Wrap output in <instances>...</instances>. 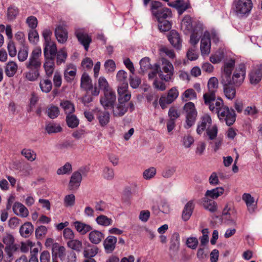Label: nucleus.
<instances>
[{
  "label": "nucleus",
  "instance_id": "nucleus-1",
  "mask_svg": "<svg viewBox=\"0 0 262 262\" xmlns=\"http://www.w3.org/2000/svg\"><path fill=\"white\" fill-rule=\"evenodd\" d=\"M40 48L34 49L30 54L28 60L25 63L27 69L29 71L24 74L25 78L30 81H34L39 77V70L41 65Z\"/></svg>",
  "mask_w": 262,
  "mask_h": 262
},
{
  "label": "nucleus",
  "instance_id": "nucleus-2",
  "mask_svg": "<svg viewBox=\"0 0 262 262\" xmlns=\"http://www.w3.org/2000/svg\"><path fill=\"white\" fill-rule=\"evenodd\" d=\"M253 8L251 0H235L233 3V11L239 17L248 16Z\"/></svg>",
  "mask_w": 262,
  "mask_h": 262
},
{
  "label": "nucleus",
  "instance_id": "nucleus-3",
  "mask_svg": "<svg viewBox=\"0 0 262 262\" xmlns=\"http://www.w3.org/2000/svg\"><path fill=\"white\" fill-rule=\"evenodd\" d=\"M151 10L157 20L169 19L172 17L171 10L162 6L161 2L157 1H152L151 4Z\"/></svg>",
  "mask_w": 262,
  "mask_h": 262
},
{
  "label": "nucleus",
  "instance_id": "nucleus-4",
  "mask_svg": "<svg viewBox=\"0 0 262 262\" xmlns=\"http://www.w3.org/2000/svg\"><path fill=\"white\" fill-rule=\"evenodd\" d=\"M161 68L159 66V76L165 82H169L173 79L174 68L172 64L165 58L161 59Z\"/></svg>",
  "mask_w": 262,
  "mask_h": 262
},
{
  "label": "nucleus",
  "instance_id": "nucleus-5",
  "mask_svg": "<svg viewBox=\"0 0 262 262\" xmlns=\"http://www.w3.org/2000/svg\"><path fill=\"white\" fill-rule=\"evenodd\" d=\"M203 100L205 105L208 107L212 113L217 114L224 106L223 100L220 97H216V95H203Z\"/></svg>",
  "mask_w": 262,
  "mask_h": 262
},
{
  "label": "nucleus",
  "instance_id": "nucleus-6",
  "mask_svg": "<svg viewBox=\"0 0 262 262\" xmlns=\"http://www.w3.org/2000/svg\"><path fill=\"white\" fill-rule=\"evenodd\" d=\"M183 112L186 116L185 127L189 128L194 124L197 116V111L194 104L191 102L186 103L183 106Z\"/></svg>",
  "mask_w": 262,
  "mask_h": 262
},
{
  "label": "nucleus",
  "instance_id": "nucleus-7",
  "mask_svg": "<svg viewBox=\"0 0 262 262\" xmlns=\"http://www.w3.org/2000/svg\"><path fill=\"white\" fill-rule=\"evenodd\" d=\"M217 114L219 119L225 121L228 126L232 125L235 121V111L233 109H229L227 106H224Z\"/></svg>",
  "mask_w": 262,
  "mask_h": 262
},
{
  "label": "nucleus",
  "instance_id": "nucleus-8",
  "mask_svg": "<svg viewBox=\"0 0 262 262\" xmlns=\"http://www.w3.org/2000/svg\"><path fill=\"white\" fill-rule=\"evenodd\" d=\"M246 75V67L244 64H240L237 67L232 75L230 76V83L235 86H239L243 82Z\"/></svg>",
  "mask_w": 262,
  "mask_h": 262
},
{
  "label": "nucleus",
  "instance_id": "nucleus-9",
  "mask_svg": "<svg viewBox=\"0 0 262 262\" xmlns=\"http://www.w3.org/2000/svg\"><path fill=\"white\" fill-rule=\"evenodd\" d=\"M116 100L115 93L112 90L103 92V96L100 99V103L106 110L112 107Z\"/></svg>",
  "mask_w": 262,
  "mask_h": 262
},
{
  "label": "nucleus",
  "instance_id": "nucleus-10",
  "mask_svg": "<svg viewBox=\"0 0 262 262\" xmlns=\"http://www.w3.org/2000/svg\"><path fill=\"white\" fill-rule=\"evenodd\" d=\"M235 66V60L230 59L225 62L222 68L221 83H227L230 81V76Z\"/></svg>",
  "mask_w": 262,
  "mask_h": 262
},
{
  "label": "nucleus",
  "instance_id": "nucleus-11",
  "mask_svg": "<svg viewBox=\"0 0 262 262\" xmlns=\"http://www.w3.org/2000/svg\"><path fill=\"white\" fill-rule=\"evenodd\" d=\"M179 96L178 90L173 87L169 90L167 96L163 95L159 99V103L161 107L164 109L167 104L171 103Z\"/></svg>",
  "mask_w": 262,
  "mask_h": 262
},
{
  "label": "nucleus",
  "instance_id": "nucleus-12",
  "mask_svg": "<svg viewBox=\"0 0 262 262\" xmlns=\"http://www.w3.org/2000/svg\"><path fill=\"white\" fill-rule=\"evenodd\" d=\"M75 35L78 41L84 47V49L86 51H88L90 44L92 42L91 37L81 29H76Z\"/></svg>",
  "mask_w": 262,
  "mask_h": 262
},
{
  "label": "nucleus",
  "instance_id": "nucleus-13",
  "mask_svg": "<svg viewBox=\"0 0 262 262\" xmlns=\"http://www.w3.org/2000/svg\"><path fill=\"white\" fill-rule=\"evenodd\" d=\"M43 55L45 58L55 59L57 52L56 44L54 41L44 42Z\"/></svg>",
  "mask_w": 262,
  "mask_h": 262
},
{
  "label": "nucleus",
  "instance_id": "nucleus-14",
  "mask_svg": "<svg viewBox=\"0 0 262 262\" xmlns=\"http://www.w3.org/2000/svg\"><path fill=\"white\" fill-rule=\"evenodd\" d=\"M55 35L59 43H65L68 38V32L67 27L63 25H59L55 30Z\"/></svg>",
  "mask_w": 262,
  "mask_h": 262
},
{
  "label": "nucleus",
  "instance_id": "nucleus-15",
  "mask_svg": "<svg viewBox=\"0 0 262 262\" xmlns=\"http://www.w3.org/2000/svg\"><path fill=\"white\" fill-rule=\"evenodd\" d=\"M262 78V64L256 66L249 74L250 82L252 84H256Z\"/></svg>",
  "mask_w": 262,
  "mask_h": 262
},
{
  "label": "nucleus",
  "instance_id": "nucleus-16",
  "mask_svg": "<svg viewBox=\"0 0 262 262\" xmlns=\"http://www.w3.org/2000/svg\"><path fill=\"white\" fill-rule=\"evenodd\" d=\"M168 39L171 45L177 49H180L182 40L180 34L175 30H172L168 35Z\"/></svg>",
  "mask_w": 262,
  "mask_h": 262
},
{
  "label": "nucleus",
  "instance_id": "nucleus-17",
  "mask_svg": "<svg viewBox=\"0 0 262 262\" xmlns=\"http://www.w3.org/2000/svg\"><path fill=\"white\" fill-rule=\"evenodd\" d=\"M211 118L209 115H205L202 117L200 121L198 122L196 132L199 135H201L203 132L209 128L211 124Z\"/></svg>",
  "mask_w": 262,
  "mask_h": 262
},
{
  "label": "nucleus",
  "instance_id": "nucleus-18",
  "mask_svg": "<svg viewBox=\"0 0 262 262\" xmlns=\"http://www.w3.org/2000/svg\"><path fill=\"white\" fill-rule=\"evenodd\" d=\"M20 245L15 244L11 246H6L5 252L6 254L5 261L11 262L14 258V255L19 252Z\"/></svg>",
  "mask_w": 262,
  "mask_h": 262
},
{
  "label": "nucleus",
  "instance_id": "nucleus-19",
  "mask_svg": "<svg viewBox=\"0 0 262 262\" xmlns=\"http://www.w3.org/2000/svg\"><path fill=\"white\" fill-rule=\"evenodd\" d=\"M190 36V42L193 46H195L199 42L200 37L203 33L202 25H198L194 27Z\"/></svg>",
  "mask_w": 262,
  "mask_h": 262
},
{
  "label": "nucleus",
  "instance_id": "nucleus-20",
  "mask_svg": "<svg viewBox=\"0 0 262 262\" xmlns=\"http://www.w3.org/2000/svg\"><path fill=\"white\" fill-rule=\"evenodd\" d=\"M34 231L33 224L29 222H26L19 228V232L20 236L24 238L30 237Z\"/></svg>",
  "mask_w": 262,
  "mask_h": 262
},
{
  "label": "nucleus",
  "instance_id": "nucleus-21",
  "mask_svg": "<svg viewBox=\"0 0 262 262\" xmlns=\"http://www.w3.org/2000/svg\"><path fill=\"white\" fill-rule=\"evenodd\" d=\"M200 49L202 55H208L210 52V40L209 33H205L201 40Z\"/></svg>",
  "mask_w": 262,
  "mask_h": 262
},
{
  "label": "nucleus",
  "instance_id": "nucleus-22",
  "mask_svg": "<svg viewBox=\"0 0 262 262\" xmlns=\"http://www.w3.org/2000/svg\"><path fill=\"white\" fill-rule=\"evenodd\" d=\"M82 180V176L79 171L74 172L70 179L69 188L70 190H74L77 189L80 186Z\"/></svg>",
  "mask_w": 262,
  "mask_h": 262
},
{
  "label": "nucleus",
  "instance_id": "nucleus-23",
  "mask_svg": "<svg viewBox=\"0 0 262 262\" xmlns=\"http://www.w3.org/2000/svg\"><path fill=\"white\" fill-rule=\"evenodd\" d=\"M127 104L125 103L118 102L112 107L113 108V114L115 117H122L127 112Z\"/></svg>",
  "mask_w": 262,
  "mask_h": 262
},
{
  "label": "nucleus",
  "instance_id": "nucleus-24",
  "mask_svg": "<svg viewBox=\"0 0 262 262\" xmlns=\"http://www.w3.org/2000/svg\"><path fill=\"white\" fill-rule=\"evenodd\" d=\"M117 239L114 236H107L103 242L105 251L107 253L112 252L115 248Z\"/></svg>",
  "mask_w": 262,
  "mask_h": 262
},
{
  "label": "nucleus",
  "instance_id": "nucleus-25",
  "mask_svg": "<svg viewBox=\"0 0 262 262\" xmlns=\"http://www.w3.org/2000/svg\"><path fill=\"white\" fill-rule=\"evenodd\" d=\"M231 81H229L228 83H221L224 88V94L228 99L232 100L234 99L236 96V89L235 86L233 84H231Z\"/></svg>",
  "mask_w": 262,
  "mask_h": 262
},
{
  "label": "nucleus",
  "instance_id": "nucleus-26",
  "mask_svg": "<svg viewBox=\"0 0 262 262\" xmlns=\"http://www.w3.org/2000/svg\"><path fill=\"white\" fill-rule=\"evenodd\" d=\"M80 88L86 92L93 88V84L91 77L86 73H83L80 79Z\"/></svg>",
  "mask_w": 262,
  "mask_h": 262
},
{
  "label": "nucleus",
  "instance_id": "nucleus-27",
  "mask_svg": "<svg viewBox=\"0 0 262 262\" xmlns=\"http://www.w3.org/2000/svg\"><path fill=\"white\" fill-rule=\"evenodd\" d=\"M242 199L245 202L249 212L251 213L254 212L256 207L254 198L250 193H245L243 195Z\"/></svg>",
  "mask_w": 262,
  "mask_h": 262
},
{
  "label": "nucleus",
  "instance_id": "nucleus-28",
  "mask_svg": "<svg viewBox=\"0 0 262 262\" xmlns=\"http://www.w3.org/2000/svg\"><path fill=\"white\" fill-rule=\"evenodd\" d=\"M43 67L47 77H51L55 69V59L45 58V62Z\"/></svg>",
  "mask_w": 262,
  "mask_h": 262
},
{
  "label": "nucleus",
  "instance_id": "nucleus-29",
  "mask_svg": "<svg viewBox=\"0 0 262 262\" xmlns=\"http://www.w3.org/2000/svg\"><path fill=\"white\" fill-rule=\"evenodd\" d=\"M194 208V204L193 201H189L184 206L182 214V220L186 222L189 220Z\"/></svg>",
  "mask_w": 262,
  "mask_h": 262
},
{
  "label": "nucleus",
  "instance_id": "nucleus-30",
  "mask_svg": "<svg viewBox=\"0 0 262 262\" xmlns=\"http://www.w3.org/2000/svg\"><path fill=\"white\" fill-rule=\"evenodd\" d=\"M219 85V81L216 78L213 77L209 79L207 87L208 92L205 93L204 95L207 96L216 95Z\"/></svg>",
  "mask_w": 262,
  "mask_h": 262
},
{
  "label": "nucleus",
  "instance_id": "nucleus-31",
  "mask_svg": "<svg viewBox=\"0 0 262 262\" xmlns=\"http://www.w3.org/2000/svg\"><path fill=\"white\" fill-rule=\"evenodd\" d=\"M13 210L15 214L23 217H27L29 214L27 208L20 203H15Z\"/></svg>",
  "mask_w": 262,
  "mask_h": 262
},
{
  "label": "nucleus",
  "instance_id": "nucleus-32",
  "mask_svg": "<svg viewBox=\"0 0 262 262\" xmlns=\"http://www.w3.org/2000/svg\"><path fill=\"white\" fill-rule=\"evenodd\" d=\"M73 225L78 232L81 235H84L92 229V227L80 221H75Z\"/></svg>",
  "mask_w": 262,
  "mask_h": 262
},
{
  "label": "nucleus",
  "instance_id": "nucleus-33",
  "mask_svg": "<svg viewBox=\"0 0 262 262\" xmlns=\"http://www.w3.org/2000/svg\"><path fill=\"white\" fill-rule=\"evenodd\" d=\"M97 118L99 123L102 127L105 126L110 122V114L107 111H98Z\"/></svg>",
  "mask_w": 262,
  "mask_h": 262
},
{
  "label": "nucleus",
  "instance_id": "nucleus-34",
  "mask_svg": "<svg viewBox=\"0 0 262 262\" xmlns=\"http://www.w3.org/2000/svg\"><path fill=\"white\" fill-rule=\"evenodd\" d=\"M180 247V236L178 233L174 232L172 234L170 242L169 250L173 252L179 250Z\"/></svg>",
  "mask_w": 262,
  "mask_h": 262
},
{
  "label": "nucleus",
  "instance_id": "nucleus-35",
  "mask_svg": "<svg viewBox=\"0 0 262 262\" xmlns=\"http://www.w3.org/2000/svg\"><path fill=\"white\" fill-rule=\"evenodd\" d=\"M89 238L92 243L98 244L104 238V234L99 231L94 230L90 233Z\"/></svg>",
  "mask_w": 262,
  "mask_h": 262
},
{
  "label": "nucleus",
  "instance_id": "nucleus-36",
  "mask_svg": "<svg viewBox=\"0 0 262 262\" xmlns=\"http://www.w3.org/2000/svg\"><path fill=\"white\" fill-rule=\"evenodd\" d=\"M98 250L99 249L97 247L88 244L84 249L83 255L88 258H92L98 253Z\"/></svg>",
  "mask_w": 262,
  "mask_h": 262
},
{
  "label": "nucleus",
  "instance_id": "nucleus-37",
  "mask_svg": "<svg viewBox=\"0 0 262 262\" xmlns=\"http://www.w3.org/2000/svg\"><path fill=\"white\" fill-rule=\"evenodd\" d=\"M224 189L222 187H216L211 190L206 191L205 197L210 198L212 199H217L219 196L223 194Z\"/></svg>",
  "mask_w": 262,
  "mask_h": 262
},
{
  "label": "nucleus",
  "instance_id": "nucleus-38",
  "mask_svg": "<svg viewBox=\"0 0 262 262\" xmlns=\"http://www.w3.org/2000/svg\"><path fill=\"white\" fill-rule=\"evenodd\" d=\"M181 28L184 31L187 32L192 31V19L189 16H185L182 19L181 22Z\"/></svg>",
  "mask_w": 262,
  "mask_h": 262
},
{
  "label": "nucleus",
  "instance_id": "nucleus-39",
  "mask_svg": "<svg viewBox=\"0 0 262 262\" xmlns=\"http://www.w3.org/2000/svg\"><path fill=\"white\" fill-rule=\"evenodd\" d=\"M203 206L205 209L212 212L216 210L215 202L212 200H209L207 197H204L203 199Z\"/></svg>",
  "mask_w": 262,
  "mask_h": 262
},
{
  "label": "nucleus",
  "instance_id": "nucleus-40",
  "mask_svg": "<svg viewBox=\"0 0 262 262\" xmlns=\"http://www.w3.org/2000/svg\"><path fill=\"white\" fill-rule=\"evenodd\" d=\"M66 122L68 127L71 128L77 127L79 123L78 118L73 114L67 115Z\"/></svg>",
  "mask_w": 262,
  "mask_h": 262
},
{
  "label": "nucleus",
  "instance_id": "nucleus-41",
  "mask_svg": "<svg viewBox=\"0 0 262 262\" xmlns=\"http://www.w3.org/2000/svg\"><path fill=\"white\" fill-rule=\"evenodd\" d=\"M171 6L176 8L180 15H181L188 8V5L183 0H176Z\"/></svg>",
  "mask_w": 262,
  "mask_h": 262
},
{
  "label": "nucleus",
  "instance_id": "nucleus-42",
  "mask_svg": "<svg viewBox=\"0 0 262 262\" xmlns=\"http://www.w3.org/2000/svg\"><path fill=\"white\" fill-rule=\"evenodd\" d=\"M17 70V64L14 61H9L6 67V74L9 77H13L16 73Z\"/></svg>",
  "mask_w": 262,
  "mask_h": 262
},
{
  "label": "nucleus",
  "instance_id": "nucleus-43",
  "mask_svg": "<svg viewBox=\"0 0 262 262\" xmlns=\"http://www.w3.org/2000/svg\"><path fill=\"white\" fill-rule=\"evenodd\" d=\"M39 86L42 92L48 93L52 89V83L50 80L47 78L42 79L40 81Z\"/></svg>",
  "mask_w": 262,
  "mask_h": 262
},
{
  "label": "nucleus",
  "instance_id": "nucleus-44",
  "mask_svg": "<svg viewBox=\"0 0 262 262\" xmlns=\"http://www.w3.org/2000/svg\"><path fill=\"white\" fill-rule=\"evenodd\" d=\"M67 246L71 249L77 252H80L82 249V244L78 239H73L67 242Z\"/></svg>",
  "mask_w": 262,
  "mask_h": 262
},
{
  "label": "nucleus",
  "instance_id": "nucleus-45",
  "mask_svg": "<svg viewBox=\"0 0 262 262\" xmlns=\"http://www.w3.org/2000/svg\"><path fill=\"white\" fill-rule=\"evenodd\" d=\"M61 107L63 109L67 115L72 114L75 111L74 104L69 101L66 100L60 102Z\"/></svg>",
  "mask_w": 262,
  "mask_h": 262
},
{
  "label": "nucleus",
  "instance_id": "nucleus-46",
  "mask_svg": "<svg viewBox=\"0 0 262 262\" xmlns=\"http://www.w3.org/2000/svg\"><path fill=\"white\" fill-rule=\"evenodd\" d=\"M158 23V28L161 32L169 31L171 28V23L169 19H164L157 20Z\"/></svg>",
  "mask_w": 262,
  "mask_h": 262
},
{
  "label": "nucleus",
  "instance_id": "nucleus-47",
  "mask_svg": "<svg viewBox=\"0 0 262 262\" xmlns=\"http://www.w3.org/2000/svg\"><path fill=\"white\" fill-rule=\"evenodd\" d=\"M96 222L98 225L108 226L112 224L113 220L104 215H100L96 219Z\"/></svg>",
  "mask_w": 262,
  "mask_h": 262
},
{
  "label": "nucleus",
  "instance_id": "nucleus-48",
  "mask_svg": "<svg viewBox=\"0 0 262 262\" xmlns=\"http://www.w3.org/2000/svg\"><path fill=\"white\" fill-rule=\"evenodd\" d=\"M218 129L216 125H214L206 131V134L208 138V140H214L216 139L217 135Z\"/></svg>",
  "mask_w": 262,
  "mask_h": 262
},
{
  "label": "nucleus",
  "instance_id": "nucleus-49",
  "mask_svg": "<svg viewBox=\"0 0 262 262\" xmlns=\"http://www.w3.org/2000/svg\"><path fill=\"white\" fill-rule=\"evenodd\" d=\"M140 70L142 73H144L148 70L151 69L152 67L150 63V59L148 57H144L140 61Z\"/></svg>",
  "mask_w": 262,
  "mask_h": 262
},
{
  "label": "nucleus",
  "instance_id": "nucleus-50",
  "mask_svg": "<svg viewBox=\"0 0 262 262\" xmlns=\"http://www.w3.org/2000/svg\"><path fill=\"white\" fill-rule=\"evenodd\" d=\"M28 48L23 46L18 51L17 57L19 61L23 62L25 61L28 56Z\"/></svg>",
  "mask_w": 262,
  "mask_h": 262
},
{
  "label": "nucleus",
  "instance_id": "nucleus-51",
  "mask_svg": "<svg viewBox=\"0 0 262 262\" xmlns=\"http://www.w3.org/2000/svg\"><path fill=\"white\" fill-rule=\"evenodd\" d=\"M184 97L183 100L187 101L188 100H194L196 99V94L192 89H189L186 90L183 93Z\"/></svg>",
  "mask_w": 262,
  "mask_h": 262
},
{
  "label": "nucleus",
  "instance_id": "nucleus-52",
  "mask_svg": "<svg viewBox=\"0 0 262 262\" xmlns=\"http://www.w3.org/2000/svg\"><path fill=\"white\" fill-rule=\"evenodd\" d=\"M56 63L57 65H60L62 63L65 62L67 57V54L64 49L60 50L56 54Z\"/></svg>",
  "mask_w": 262,
  "mask_h": 262
},
{
  "label": "nucleus",
  "instance_id": "nucleus-53",
  "mask_svg": "<svg viewBox=\"0 0 262 262\" xmlns=\"http://www.w3.org/2000/svg\"><path fill=\"white\" fill-rule=\"evenodd\" d=\"M76 73V69L75 68H72L71 70L70 69V68H68L67 70H65L64 72V77L65 79L68 82H71Z\"/></svg>",
  "mask_w": 262,
  "mask_h": 262
},
{
  "label": "nucleus",
  "instance_id": "nucleus-54",
  "mask_svg": "<svg viewBox=\"0 0 262 262\" xmlns=\"http://www.w3.org/2000/svg\"><path fill=\"white\" fill-rule=\"evenodd\" d=\"M21 154L30 161L32 162L36 159V155L35 153L30 149H23Z\"/></svg>",
  "mask_w": 262,
  "mask_h": 262
},
{
  "label": "nucleus",
  "instance_id": "nucleus-55",
  "mask_svg": "<svg viewBox=\"0 0 262 262\" xmlns=\"http://www.w3.org/2000/svg\"><path fill=\"white\" fill-rule=\"evenodd\" d=\"M48 116L51 119L57 118L59 114V110L57 106L52 105L47 110Z\"/></svg>",
  "mask_w": 262,
  "mask_h": 262
},
{
  "label": "nucleus",
  "instance_id": "nucleus-56",
  "mask_svg": "<svg viewBox=\"0 0 262 262\" xmlns=\"http://www.w3.org/2000/svg\"><path fill=\"white\" fill-rule=\"evenodd\" d=\"M46 130L48 134L57 133L62 130L61 127L56 124H49L46 126Z\"/></svg>",
  "mask_w": 262,
  "mask_h": 262
},
{
  "label": "nucleus",
  "instance_id": "nucleus-57",
  "mask_svg": "<svg viewBox=\"0 0 262 262\" xmlns=\"http://www.w3.org/2000/svg\"><path fill=\"white\" fill-rule=\"evenodd\" d=\"M98 85L99 88L101 89L103 92L112 90L109 87L108 83L106 79L103 77H100L99 78Z\"/></svg>",
  "mask_w": 262,
  "mask_h": 262
},
{
  "label": "nucleus",
  "instance_id": "nucleus-58",
  "mask_svg": "<svg viewBox=\"0 0 262 262\" xmlns=\"http://www.w3.org/2000/svg\"><path fill=\"white\" fill-rule=\"evenodd\" d=\"M28 39L30 42L36 44L39 40V35L36 30L31 29L28 33Z\"/></svg>",
  "mask_w": 262,
  "mask_h": 262
},
{
  "label": "nucleus",
  "instance_id": "nucleus-59",
  "mask_svg": "<svg viewBox=\"0 0 262 262\" xmlns=\"http://www.w3.org/2000/svg\"><path fill=\"white\" fill-rule=\"evenodd\" d=\"M156 172V169L154 167H151L144 171L143 173V178L145 180H150L154 177Z\"/></svg>",
  "mask_w": 262,
  "mask_h": 262
},
{
  "label": "nucleus",
  "instance_id": "nucleus-60",
  "mask_svg": "<svg viewBox=\"0 0 262 262\" xmlns=\"http://www.w3.org/2000/svg\"><path fill=\"white\" fill-rule=\"evenodd\" d=\"M64 205L67 207H72L75 202V196L74 194H71L65 196L64 198Z\"/></svg>",
  "mask_w": 262,
  "mask_h": 262
},
{
  "label": "nucleus",
  "instance_id": "nucleus-61",
  "mask_svg": "<svg viewBox=\"0 0 262 262\" xmlns=\"http://www.w3.org/2000/svg\"><path fill=\"white\" fill-rule=\"evenodd\" d=\"M176 171L175 167H168L165 168L162 172V176L164 178H169L171 177Z\"/></svg>",
  "mask_w": 262,
  "mask_h": 262
},
{
  "label": "nucleus",
  "instance_id": "nucleus-62",
  "mask_svg": "<svg viewBox=\"0 0 262 262\" xmlns=\"http://www.w3.org/2000/svg\"><path fill=\"white\" fill-rule=\"evenodd\" d=\"M116 77L117 81L120 82V84L128 83L127 80V74L124 70L119 71L117 74Z\"/></svg>",
  "mask_w": 262,
  "mask_h": 262
},
{
  "label": "nucleus",
  "instance_id": "nucleus-63",
  "mask_svg": "<svg viewBox=\"0 0 262 262\" xmlns=\"http://www.w3.org/2000/svg\"><path fill=\"white\" fill-rule=\"evenodd\" d=\"M18 13V10L16 7H10L8 9L7 16L9 20L14 19Z\"/></svg>",
  "mask_w": 262,
  "mask_h": 262
},
{
  "label": "nucleus",
  "instance_id": "nucleus-64",
  "mask_svg": "<svg viewBox=\"0 0 262 262\" xmlns=\"http://www.w3.org/2000/svg\"><path fill=\"white\" fill-rule=\"evenodd\" d=\"M48 231L47 228L45 226H40L35 230V235L37 238L45 236Z\"/></svg>",
  "mask_w": 262,
  "mask_h": 262
}]
</instances>
